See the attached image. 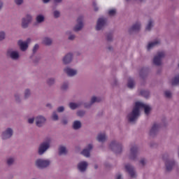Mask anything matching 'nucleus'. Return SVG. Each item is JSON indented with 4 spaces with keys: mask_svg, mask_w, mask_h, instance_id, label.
I'll list each match as a JSON object with an SVG mask.
<instances>
[{
    "mask_svg": "<svg viewBox=\"0 0 179 179\" xmlns=\"http://www.w3.org/2000/svg\"><path fill=\"white\" fill-rule=\"evenodd\" d=\"M141 110H144L145 114L148 115L149 113H150V106L148 104L143 103V102H136L135 106L133 108V110L131 113L127 115V118L130 122H134L138 120V117H139V114Z\"/></svg>",
    "mask_w": 179,
    "mask_h": 179,
    "instance_id": "nucleus-1",
    "label": "nucleus"
},
{
    "mask_svg": "<svg viewBox=\"0 0 179 179\" xmlns=\"http://www.w3.org/2000/svg\"><path fill=\"white\" fill-rule=\"evenodd\" d=\"M35 164L38 169H45L51 164V161L49 159H38L36 161Z\"/></svg>",
    "mask_w": 179,
    "mask_h": 179,
    "instance_id": "nucleus-2",
    "label": "nucleus"
},
{
    "mask_svg": "<svg viewBox=\"0 0 179 179\" xmlns=\"http://www.w3.org/2000/svg\"><path fill=\"white\" fill-rule=\"evenodd\" d=\"M33 20V17L30 14H27L24 17L22 18L21 26L22 29H27L29 24L31 23Z\"/></svg>",
    "mask_w": 179,
    "mask_h": 179,
    "instance_id": "nucleus-3",
    "label": "nucleus"
},
{
    "mask_svg": "<svg viewBox=\"0 0 179 179\" xmlns=\"http://www.w3.org/2000/svg\"><path fill=\"white\" fill-rule=\"evenodd\" d=\"M109 146L110 148L116 154L121 153V152H122V145L115 141H112Z\"/></svg>",
    "mask_w": 179,
    "mask_h": 179,
    "instance_id": "nucleus-4",
    "label": "nucleus"
},
{
    "mask_svg": "<svg viewBox=\"0 0 179 179\" xmlns=\"http://www.w3.org/2000/svg\"><path fill=\"white\" fill-rule=\"evenodd\" d=\"M49 148H50V141L42 143L38 148V155H44V153H45V152H47V150H48Z\"/></svg>",
    "mask_w": 179,
    "mask_h": 179,
    "instance_id": "nucleus-5",
    "label": "nucleus"
},
{
    "mask_svg": "<svg viewBox=\"0 0 179 179\" xmlns=\"http://www.w3.org/2000/svg\"><path fill=\"white\" fill-rule=\"evenodd\" d=\"M138 155H139V150L138 149V146L134 145L131 147L130 149V153L129 155V159L131 160H136Z\"/></svg>",
    "mask_w": 179,
    "mask_h": 179,
    "instance_id": "nucleus-6",
    "label": "nucleus"
},
{
    "mask_svg": "<svg viewBox=\"0 0 179 179\" xmlns=\"http://www.w3.org/2000/svg\"><path fill=\"white\" fill-rule=\"evenodd\" d=\"M107 24V20L104 17H100L98 19L96 29L97 31L102 30V29L106 26Z\"/></svg>",
    "mask_w": 179,
    "mask_h": 179,
    "instance_id": "nucleus-7",
    "label": "nucleus"
},
{
    "mask_svg": "<svg viewBox=\"0 0 179 179\" xmlns=\"http://www.w3.org/2000/svg\"><path fill=\"white\" fill-rule=\"evenodd\" d=\"M164 58V52H159L154 57L153 62L155 65H162V59Z\"/></svg>",
    "mask_w": 179,
    "mask_h": 179,
    "instance_id": "nucleus-8",
    "label": "nucleus"
},
{
    "mask_svg": "<svg viewBox=\"0 0 179 179\" xmlns=\"http://www.w3.org/2000/svg\"><path fill=\"white\" fill-rule=\"evenodd\" d=\"M29 43H30V38H28L25 41H23L22 40L18 41V45L21 51H26V50L29 48Z\"/></svg>",
    "mask_w": 179,
    "mask_h": 179,
    "instance_id": "nucleus-9",
    "label": "nucleus"
},
{
    "mask_svg": "<svg viewBox=\"0 0 179 179\" xmlns=\"http://www.w3.org/2000/svg\"><path fill=\"white\" fill-rule=\"evenodd\" d=\"M12 135H13V129L7 128L4 131H3L1 138L2 139H9V138H12Z\"/></svg>",
    "mask_w": 179,
    "mask_h": 179,
    "instance_id": "nucleus-10",
    "label": "nucleus"
},
{
    "mask_svg": "<svg viewBox=\"0 0 179 179\" xmlns=\"http://www.w3.org/2000/svg\"><path fill=\"white\" fill-rule=\"evenodd\" d=\"M83 28V17L80 16L77 20V24L73 28L74 31H79Z\"/></svg>",
    "mask_w": 179,
    "mask_h": 179,
    "instance_id": "nucleus-11",
    "label": "nucleus"
},
{
    "mask_svg": "<svg viewBox=\"0 0 179 179\" xmlns=\"http://www.w3.org/2000/svg\"><path fill=\"white\" fill-rule=\"evenodd\" d=\"M163 159L165 162V165H166V170L168 171H170V170H172L173 167H174V165L176 164V162L173 160L169 159V158H167L166 159V157H164Z\"/></svg>",
    "mask_w": 179,
    "mask_h": 179,
    "instance_id": "nucleus-12",
    "label": "nucleus"
},
{
    "mask_svg": "<svg viewBox=\"0 0 179 179\" xmlns=\"http://www.w3.org/2000/svg\"><path fill=\"white\" fill-rule=\"evenodd\" d=\"M35 121L37 127H43V125L45 124V121H47V120L44 116L38 115L36 117Z\"/></svg>",
    "mask_w": 179,
    "mask_h": 179,
    "instance_id": "nucleus-13",
    "label": "nucleus"
},
{
    "mask_svg": "<svg viewBox=\"0 0 179 179\" xmlns=\"http://www.w3.org/2000/svg\"><path fill=\"white\" fill-rule=\"evenodd\" d=\"M64 73H66L68 76L72 77L75 76L78 73V71L75 69L71 67H66L64 69Z\"/></svg>",
    "mask_w": 179,
    "mask_h": 179,
    "instance_id": "nucleus-14",
    "label": "nucleus"
},
{
    "mask_svg": "<svg viewBox=\"0 0 179 179\" xmlns=\"http://www.w3.org/2000/svg\"><path fill=\"white\" fill-rule=\"evenodd\" d=\"M126 171L129 173V176L134 178L136 177V172L135 171V169H134V166L127 164L125 166Z\"/></svg>",
    "mask_w": 179,
    "mask_h": 179,
    "instance_id": "nucleus-15",
    "label": "nucleus"
},
{
    "mask_svg": "<svg viewBox=\"0 0 179 179\" xmlns=\"http://www.w3.org/2000/svg\"><path fill=\"white\" fill-rule=\"evenodd\" d=\"M7 55L10 57L11 59H19V52L16 50H8Z\"/></svg>",
    "mask_w": 179,
    "mask_h": 179,
    "instance_id": "nucleus-16",
    "label": "nucleus"
},
{
    "mask_svg": "<svg viewBox=\"0 0 179 179\" xmlns=\"http://www.w3.org/2000/svg\"><path fill=\"white\" fill-rule=\"evenodd\" d=\"M93 149V145L92 144H89L86 148H85L82 151V155L85 156V157H90V151Z\"/></svg>",
    "mask_w": 179,
    "mask_h": 179,
    "instance_id": "nucleus-17",
    "label": "nucleus"
},
{
    "mask_svg": "<svg viewBox=\"0 0 179 179\" xmlns=\"http://www.w3.org/2000/svg\"><path fill=\"white\" fill-rule=\"evenodd\" d=\"M159 129H160V125L158 124H154L150 130V135L153 136V135H155L158 132Z\"/></svg>",
    "mask_w": 179,
    "mask_h": 179,
    "instance_id": "nucleus-18",
    "label": "nucleus"
},
{
    "mask_svg": "<svg viewBox=\"0 0 179 179\" xmlns=\"http://www.w3.org/2000/svg\"><path fill=\"white\" fill-rule=\"evenodd\" d=\"M87 166H89L87 162H80L78 164V170L80 171L83 173V171H86V169H87Z\"/></svg>",
    "mask_w": 179,
    "mask_h": 179,
    "instance_id": "nucleus-19",
    "label": "nucleus"
},
{
    "mask_svg": "<svg viewBox=\"0 0 179 179\" xmlns=\"http://www.w3.org/2000/svg\"><path fill=\"white\" fill-rule=\"evenodd\" d=\"M72 58H73V55H72V53H69L66 55L63 58L64 64H69V62H71Z\"/></svg>",
    "mask_w": 179,
    "mask_h": 179,
    "instance_id": "nucleus-20",
    "label": "nucleus"
},
{
    "mask_svg": "<svg viewBox=\"0 0 179 179\" xmlns=\"http://www.w3.org/2000/svg\"><path fill=\"white\" fill-rule=\"evenodd\" d=\"M158 44H160V41L159 40H155L153 42H150L147 46V50H148L149 51L150 50H152L153 47H156V45H158Z\"/></svg>",
    "mask_w": 179,
    "mask_h": 179,
    "instance_id": "nucleus-21",
    "label": "nucleus"
},
{
    "mask_svg": "<svg viewBox=\"0 0 179 179\" xmlns=\"http://www.w3.org/2000/svg\"><path fill=\"white\" fill-rule=\"evenodd\" d=\"M45 17L44 15L40 14L38 15L36 17V22L34 23V26H37V24H40V23H43L44 22Z\"/></svg>",
    "mask_w": 179,
    "mask_h": 179,
    "instance_id": "nucleus-22",
    "label": "nucleus"
},
{
    "mask_svg": "<svg viewBox=\"0 0 179 179\" xmlns=\"http://www.w3.org/2000/svg\"><path fill=\"white\" fill-rule=\"evenodd\" d=\"M97 139L99 142H105L106 139H107V136L106 133H101L98 135Z\"/></svg>",
    "mask_w": 179,
    "mask_h": 179,
    "instance_id": "nucleus-23",
    "label": "nucleus"
},
{
    "mask_svg": "<svg viewBox=\"0 0 179 179\" xmlns=\"http://www.w3.org/2000/svg\"><path fill=\"white\" fill-rule=\"evenodd\" d=\"M141 29V23L136 22L131 28L130 31H138Z\"/></svg>",
    "mask_w": 179,
    "mask_h": 179,
    "instance_id": "nucleus-24",
    "label": "nucleus"
},
{
    "mask_svg": "<svg viewBox=\"0 0 179 179\" xmlns=\"http://www.w3.org/2000/svg\"><path fill=\"white\" fill-rule=\"evenodd\" d=\"M43 43L45 45H51V44H52V40L48 37H45L43 40Z\"/></svg>",
    "mask_w": 179,
    "mask_h": 179,
    "instance_id": "nucleus-25",
    "label": "nucleus"
},
{
    "mask_svg": "<svg viewBox=\"0 0 179 179\" xmlns=\"http://www.w3.org/2000/svg\"><path fill=\"white\" fill-rule=\"evenodd\" d=\"M82 127V123L79 120H76L73 124V129H79Z\"/></svg>",
    "mask_w": 179,
    "mask_h": 179,
    "instance_id": "nucleus-26",
    "label": "nucleus"
},
{
    "mask_svg": "<svg viewBox=\"0 0 179 179\" xmlns=\"http://www.w3.org/2000/svg\"><path fill=\"white\" fill-rule=\"evenodd\" d=\"M67 150H66V148L64 145H61L59 148V155H65L66 153H67Z\"/></svg>",
    "mask_w": 179,
    "mask_h": 179,
    "instance_id": "nucleus-27",
    "label": "nucleus"
},
{
    "mask_svg": "<svg viewBox=\"0 0 179 179\" xmlns=\"http://www.w3.org/2000/svg\"><path fill=\"white\" fill-rule=\"evenodd\" d=\"M99 101H101V97H97V96H92L91 99V105L94 104V103H99Z\"/></svg>",
    "mask_w": 179,
    "mask_h": 179,
    "instance_id": "nucleus-28",
    "label": "nucleus"
},
{
    "mask_svg": "<svg viewBox=\"0 0 179 179\" xmlns=\"http://www.w3.org/2000/svg\"><path fill=\"white\" fill-rule=\"evenodd\" d=\"M80 103H70L69 107L71 110H76V108H78V107H80Z\"/></svg>",
    "mask_w": 179,
    "mask_h": 179,
    "instance_id": "nucleus-29",
    "label": "nucleus"
},
{
    "mask_svg": "<svg viewBox=\"0 0 179 179\" xmlns=\"http://www.w3.org/2000/svg\"><path fill=\"white\" fill-rule=\"evenodd\" d=\"M127 86L129 89H132L134 86H135V83L134 82V79L132 78L129 79Z\"/></svg>",
    "mask_w": 179,
    "mask_h": 179,
    "instance_id": "nucleus-30",
    "label": "nucleus"
},
{
    "mask_svg": "<svg viewBox=\"0 0 179 179\" xmlns=\"http://www.w3.org/2000/svg\"><path fill=\"white\" fill-rule=\"evenodd\" d=\"M171 85L173 86H176V85H179V76H177L172 80Z\"/></svg>",
    "mask_w": 179,
    "mask_h": 179,
    "instance_id": "nucleus-31",
    "label": "nucleus"
},
{
    "mask_svg": "<svg viewBox=\"0 0 179 179\" xmlns=\"http://www.w3.org/2000/svg\"><path fill=\"white\" fill-rule=\"evenodd\" d=\"M30 94H31V93L30 92V90H25L24 95V99H29V97H30Z\"/></svg>",
    "mask_w": 179,
    "mask_h": 179,
    "instance_id": "nucleus-32",
    "label": "nucleus"
},
{
    "mask_svg": "<svg viewBox=\"0 0 179 179\" xmlns=\"http://www.w3.org/2000/svg\"><path fill=\"white\" fill-rule=\"evenodd\" d=\"M152 27H153V21L152 20H150L146 27V30H150V29H152Z\"/></svg>",
    "mask_w": 179,
    "mask_h": 179,
    "instance_id": "nucleus-33",
    "label": "nucleus"
},
{
    "mask_svg": "<svg viewBox=\"0 0 179 179\" xmlns=\"http://www.w3.org/2000/svg\"><path fill=\"white\" fill-rule=\"evenodd\" d=\"M47 83L51 86V85H54L55 83V79L50 78L48 79Z\"/></svg>",
    "mask_w": 179,
    "mask_h": 179,
    "instance_id": "nucleus-34",
    "label": "nucleus"
},
{
    "mask_svg": "<svg viewBox=\"0 0 179 179\" xmlns=\"http://www.w3.org/2000/svg\"><path fill=\"white\" fill-rule=\"evenodd\" d=\"M14 162L15 159L12 157H10L7 159V164H8V166H12V164H13Z\"/></svg>",
    "mask_w": 179,
    "mask_h": 179,
    "instance_id": "nucleus-35",
    "label": "nucleus"
},
{
    "mask_svg": "<svg viewBox=\"0 0 179 179\" xmlns=\"http://www.w3.org/2000/svg\"><path fill=\"white\" fill-rule=\"evenodd\" d=\"M117 10L115 9H111L108 11L109 16H114L116 13Z\"/></svg>",
    "mask_w": 179,
    "mask_h": 179,
    "instance_id": "nucleus-36",
    "label": "nucleus"
},
{
    "mask_svg": "<svg viewBox=\"0 0 179 179\" xmlns=\"http://www.w3.org/2000/svg\"><path fill=\"white\" fill-rule=\"evenodd\" d=\"M52 118L54 121H58V115L55 112L52 113Z\"/></svg>",
    "mask_w": 179,
    "mask_h": 179,
    "instance_id": "nucleus-37",
    "label": "nucleus"
},
{
    "mask_svg": "<svg viewBox=\"0 0 179 179\" xmlns=\"http://www.w3.org/2000/svg\"><path fill=\"white\" fill-rule=\"evenodd\" d=\"M53 3L57 6L59 5V3H62V0H53Z\"/></svg>",
    "mask_w": 179,
    "mask_h": 179,
    "instance_id": "nucleus-38",
    "label": "nucleus"
},
{
    "mask_svg": "<svg viewBox=\"0 0 179 179\" xmlns=\"http://www.w3.org/2000/svg\"><path fill=\"white\" fill-rule=\"evenodd\" d=\"M5 39V32L0 31V41Z\"/></svg>",
    "mask_w": 179,
    "mask_h": 179,
    "instance_id": "nucleus-39",
    "label": "nucleus"
},
{
    "mask_svg": "<svg viewBox=\"0 0 179 179\" xmlns=\"http://www.w3.org/2000/svg\"><path fill=\"white\" fill-rule=\"evenodd\" d=\"M77 115H78V117H83V115H85V111H83V110H78L77 112Z\"/></svg>",
    "mask_w": 179,
    "mask_h": 179,
    "instance_id": "nucleus-40",
    "label": "nucleus"
},
{
    "mask_svg": "<svg viewBox=\"0 0 179 179\" xmlns=\"http://www.w3.org/2000/svg\"><path fill=\"white\" fill-rule=\"evenodd\" d=\"M62 90H66L68 89V83H64L62 86Z\"/></svg>",
    "mask_w": 179,
    "mask_h": 179,
    "instance_id": "nucleus-41",
    "label": "nucleus"
},
{
    "mask_svg": "<svg viewBox=\"0 0 179 179\" xmlns=\"http://www.w3.org/2000/svg\"><path fill=\"white\" fill-rule=\"evenodd\" d=\"M53 15L55 17H59V11L58 10L54 11Z\"/></svg>",
    "mask_w": 179,
    "mask_h": 179,
    "instance_id": "nucleus-42",
    "label": "nucleus"
},
{
    "mask_svg": "<svg viewBox=\"0 0 179 179\" xmlns=\"http://www.w3.org/2000/svg\"><path fill=\"white\" fill-rule=\"evenodd\" d=\"M15 99L17 101H19L20 100V94H15Z\"/></svg>",
    "mask_w": 179,
    "mask_h": 179,
    "instance_id": "nucleus-43",
    "label": "nucleus"
},
{
    "mask_svg": "<svg viewBox=\"0 0 179 179\" xmlns=\"http://www.w3.org/2000/svg\"><path fill=\"white\" fill-rule=\"evenodd\" d=\"M165 96L166 97H171V92L170 91H166Z\"/></svg>",
    "mask_w": 179,
    "mask_h": 179,
    "instance_id": "nucleus-44",
    "label": "nucleus"
},
{
    "mask_svg": "<svg viewBox=\"0 0 179 179\" xmlns=\"http://www.w3.org/2000/svg\"><path fill=\"white\" fill-rule=\"evenodd\" d=\"M16 5H22L23 3V0H15Z\"/></svg>",
    "mask_w": 179,
    "mask_h": 179,
    "instance_id": "nucleus-45",
    "label": "nucleus"
},
{
    "mask_svg": "<svg viewBox=\"0 0 179 179\" xmlns=\"http://www.w3.org/2000/svg\"><path fill=\"white\" fill-rule=\"evenodd\" d=\"M93 6H94V10L96 11L99 10V8H97V3H96V1L93 2Z\"/></svg>",
    "mask_w": 179,
    "mask_h": 179,
    "instance_id": "nucleus-46",
    "label": "nucleus"
},
{
    "mask_svg": "<svg viewBox=\"0 0 179 179\" xmlns=\"http://www.w3.org/2000/svg\"><path fill=\"white\" fill-rule=\"evenodd\" d=\"M38 48H39L38 44L35 45L33 48V52H36L37 50H38Z\"/></svg>",
    "mask_w": 179,
    "mask_h": 179,
    "instance_id": "nucleus-47",
    "label": "nucleus"
},
{
    "mask_svg": "<svg viewBox=\"0 0 179 179\" xmlns=\"http://www.w3.org/2000/svg\"><path fill=\"white\" fill-rule=\"evenodd\" d=\"M64 110H65V108H64V106H60L57 108V111L58 113H62V111H64Z\"/></svg>",
    "mask_w": 179,
    "mask_h": 179,
    "instance_id": "nucleus-48",
    "label": "nucleus"
},
{
    "mask_svg": "<svg viewBox=\"0 0 179 179\" xmlns=\"http://www.w3.org/2000/svg\"><path fill=\"white\" fill-rule=\"evenodd\" d=\"M29 124H33L34 122V117H31L28 119Z\"/></svg>",
    "mask_w": 179,
    "mask_h": 179,
    "instance_id": "nucleus-49",
    "label": "nucleus"
},
{
    "mask_svg": "<svg viewBox=\"0 0 179 179\" xmlns=\"http://www.w3.org/2000/svg\"><path fill=\"white\" fill-rule=\"evenodd\" d=\"M140 163L142 166H145V164H146V159H143L140 161Z\"/></svg>",
    "mask_w": 179,
    "mask_h": 179,
    "instance_id": "nucleus-50",
    "label": "nucleus"
},
{
    "mask_svg": "<svg viewBox=\"0 0 179 179\" xmlns=\"http://www.w3.org/2000/svg\"><path fill=\"white\" fill-rule=\"evenodd\" d=\"M75 38V35L72 34L69 36V40H73Z\"/></svg>",
    "mask_w": 179,
    "mask_h": 179,
    "instance_id": "nucleus-51",
    "label": "nucleus"
},
{
    "mask_svg": "<svg viewBox=\"0 0 179 179\" xmlns=\"http://www.w3.org/2000/svg\"><path fill=\"white\" fill-rule=\"evenodd\" d=\"M62 122H63V124H64V125H66V124H68V120H66V119H64V120H63Z\"/></svg>",
    "mask_w": 179,
    "mask_h": 179,
    "instance_id": "nucleus-52",
    "label": "nucleus"
},
{
    "mask_svg": "<svg viewBox=\"0 0 179 179\" xmlns=\"http://www.w3.org/2000/svg\"><path fill=\"white\" fill-rule=\"evenodd\" d=\"M113 38V36H111V35H109L108 36V41H111V39Z\"/></svg>",
    "mask_w": 179,
    "mask_h": 179,
    "instance_id": "nucleus-53",
    "label": "nucleus"
},
{
    "mask_svg": "<svg viewBox=\"0 0 179 179\" xmlns=\"http://www.w3.org/2000/svg\"><path fill=\"white\" fill-rule=\"evenodd\" d=\"M2 6H3V3L0 1V10L2 9Z\"/></svg>",
    "mask_w": 179,
    "mask_h": 179,
    "instance_id": "nucleus-54",
    "label": "nucleus"
},
{
    "mask_svg": "<svg viewBox=\"0 0 179 179\" xmlns=\"http://www.w3.org/2000/svg\"><path fill=\"white\" fill-rule=\"evenodd\" d=\"M46 107H48V108H51V103L46 104Z\"/></svg>",
    "mask_w": 179,
    "mask_h": 179,
    "instance_id": "nucleus-55",
    "label": "nucleus"
},
{
    "mask_svg": "<svg viewBox=\"0 0 179 179\" xmlns=\"http://www.w3.org/2000/svg\"><path fill=\"white\" fill-rule=\"evenodd\" d=\"M50 0H43V3H48Z\"/></svg>",
    "mask_w": 179,
    "mask_h": 179,
    "instance_id": "nucleus-56",
    "label": "nucleus"
},
{
    "mask_svg": "<svg viewBox=\"0 0 179 179\" xmlns=\"http://www.w3.org/2000/svg\"><path fill=\"white\" fill-rule=\"evenodd\" d=\"M116 179H121V175H117Z\"/></svg>",
    "mask_w": 179,
    "mask_h": 179,
    "instance_id": "nucleus-57",
    "label": "nucleus"
},
{
    "mask_svg": "<svg viewBox=\"0 0 179 179\" xmlns=\"http://www.w3.org/2000/svg\"><path fill=\"white\" fill-rule=\"evenodd\" d=\"M95 169H97V166H95Z\"/></svg>",
    "mask_w": 179,
    "mask_h": 179,
    "instance_id": "nucleus-58",
    "label": "nucleus"
},
{
    "mask_svg": "<svg viewBox=\"0 0 179 179\" xmlns=\"http://www.w3.org/2000/svg\"><path fill=\"white\" fill-rule=\"evenodd\" d=\"M85 107H89L88 106L85 105Z\"/></svg>",
    "mask_w": 179,
    "mask_h": 179,
    "instance_id": "nucleus-59",
    "label": "nucleus"
},
{
    "mask_svg": "<svg viewBox=\"0 0 179 179\" xmlns=\"http://www.w3.org/2000/svg\"><path fill=\"white\" fill-rule=\"evenodd\" d=\"M127 1H129V0H127Z\"/></svg>",
    "mask_w": 179,
    "mask_h": 179,
    "instance_id": "nucleus-60",
    "label": "nucleus"
}]
</instances>
